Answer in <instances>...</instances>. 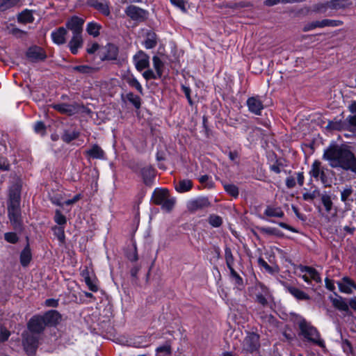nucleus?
Here are the masks:
<instances>
[{
    "mask_svg": "<svg viewBox=\"0 0 356 356\" xmlns=\"http://www.w3.org/2000/svg\"><path fill=\"white\" fill-rule=\"evenodd\" d=\"M339 288L341 292L350 294L353 292V289L356 288V286L350 279L343 277V280L339 282Z\"/></svg>",
    "mask_w": 356,
    "mask_h": 356,
    "instance_id": "412c9836",
    "label": "nucleus"
},
{
    "mask_svg": "<svg viewBox=\"0 0 356 356\" xmlns=\"http://www.w3.org/2000/svg\"><path fill=\"white\" fill-rule=\"evenodd\" d=\"M143 337H138L134 339L133 343H130V345H133L135 347H145L147 345L143 343Z\"/></svg>",
    "mask_w": 356,
    "mask_h": 356,
    "instance_id": "69168bd1",
    "label": "nucleus"
},
{
    "mask_svg": "<svg viewBox=\"0 0 356 356\" xmlns=\"http://www.w3.org/2000/svg\"><path fill=\"white\" fill-rule=\"evenodd\" d=\"M193 186V183L189 179H183L179 181L175 185V190L179 193H186L189 191Z\"/></svg>",
    "mask_w": 356,
    "mask_h": 356,
    "instance_id": "7c9ffc66",
    "label": "nucleus"
},
{
    "mask_svg": "<svg viewBox=\"0 0 356 356\" xmlns=\"http://www.w3.org/2000/svg\"><path fill=\"white\" fill-rule=\"evenodd\" d=\"M300 273L299 277H301L305 282L309 283L312 280L316 282H321L319 274L315 268H300Z\"/></svg>",
    "mask_w": 356,
    "mask_h": 356,
    "instance_id": "2eb2a0df",
    "label": "nucleus"
},
{
    "mask_svg": "<svg viewBox=\"0 0 356 356\" xmlns=\"http://www.w3.org/2000/svg\"><path fill=\"white\" fill-rule=\"evenodd\" d=\"M133 60L136 68L139 72L143 71L144 69L149 66V57L143 51H139L134 56Z\"/></svg>",
    "mask_w": 356,
    "mask_h": 356,
    "instance_id": "9b49d317",
    "label": "nucleus"
},
{
    "mask_svg": "<svg viewBox=\"0 0 356 356\" xmlns=\"http://www.w3.org/2000/svg\"><path fill=\"white\" fill-rule=\"evenodd\" d=\"M290 293L296 298L298 300H308L309 297L307 294H306L304 291L295 288L291 287L289 289Z\"/></svg>",
    "mask_w": 356,
    "mask_h": 356,
    "instance_id": "37998d69",
    "label": "nucleus"
},
{
    "mask_svg": "<svg viewBox=\"0 0 356 356\" xmlns=\"http://www.w3.org/2000/svg\"><path fill=\"white\" fill-rule=\"evenodd\" d=\"M101 28L102 26L99 24L91 22L87 24L86 31L89 35L97 37L99 35Z\"/></svg>",
    "mask_w": 356,
    "mask_h": 356,
    "instance_id": "c9c22d12",
    "label": "nucleus"
},
{
    "mask_svg": "<svg viewBox=\"0 0 356 356\" xmlns=\"http://www.w3.org/2000/svg\"><path fill=\"white\" fill-rule=\"evenodd\" d=\"M4 238L7 242L13 243V244L16 243L19 240L17 235L14 232L6 233L4 234Z\"/></svg>",
    "mask_w": 356,
    "mask_h": 356,
    "instance_id": "4d7b16f0",
    "label": "nucleus"
},
{
    "mask_svg": "<svg viewBox=\"0 0 356 356\" xmlns=\"http://www.w3.org/2000/svg\"><path fill=\"white\" fill-rule=\"evenodd\" d=\"M350 131H356V115H350L346 118Z\"/></svg>",
    "mask_w": 356,
    "mask_h": 356,
    "instance_id": "13d9d810",
    "label": "nucleus"
},
{
    "mask_svg": "<svg viewBox=\"0 0 356 356\" xmlns=\"http://www.w3.org/2000/svg\"><path fill=\"white\" fill-rule=\"evenodd\" d=\"M246 105L248 111L256 115H261L264 108L261 97L259 95L249 97L247 99Z\"/></svg>",
    "mask_w": 356,
    "mask_h": 356,
    "instance_id": "6e6552de",
    "label": "nucleus"
},
{
    "mask_svg": "<svg viewBox=\"0 0 356 356\" xmlns=\"http://www.w3.org/2000/svg\"><path fill=\"white\" fill-rule=\"evenodd\" d=\"M329 8L328 1L325 3H318L313 6V11L317 13H325Z\"/></svg>",
    "mask_w": 356,
    "mask_h": 356,
    "instance_id": "09e8293b",
    "label": "nucleus"
},
{
    "mask_svg": "<svg viewBox=\"0 0 356 356\" xmlns=\"http://www.w3.org/2000/svg\"><path fill=\"white\" fill-rule=\"evenodd\" d=\"M52 108L63 114L72 115L74 112V108L67 104H56L52 105Z\"/></svg>",
    "mask_w": 356,
    "mask_h": 356,
    "instance_id": "bb28decb",
    "label": "nucleus"
},
{
    "mask_svg": "<svg viewBox=\"0 0 356 356\" xmlns=\"http://www.w3.org/2000/svg\"><path fill=\"white\" fill-rule=\"evenodd\" d=\"M143 76L147 81L150 80V79H160L161 77V76H159L156 72H154L153 70H150V69L145 71L143 73Z\"/></svg>",
    "mask_w": 356,
    "mask_h": 356,
    "instance_id": "864d4df0",
    "label": "nucleus"
},
{
    "mask_svg": "<svg viewBox=\"0 0 356 356\" xmlns=\"http://www.w3.org/2000/svg\"><path fill=\"white\" fill-rule=\"evenodd\" d=\"M88 4L105 16L111 14L110 2L108 0H88Z\"/></svg>",
    "mask_w": 356,
    "mask_h": 356,
    "instance_id": "f8f14e48",
    "label": "nucleus"
},
{
    "mask_svg": "<svg viewBox=\"0 0 356 356\" xmlns=\"http://www.w3.org/2000/svg\"><path fill=\"white\" fill-rule=\"evenodd\" d=\"M84 20L77 16H73L66 22V27L72 35H82Z\"/></svg>",
    "mask_w": 356,
    "mask_h": 356,
    "instance_id": "9d476101",
    "label": "nucleus"
},
{
    "mask_svg": "<svg viewBox=\"0 0 356 356\" xmlns=\"http://www.w3.org/2000/svg\"><path fill=\"white\" fill-rule=\"evenodd\" d=\"M225 254L227 267H232L234 264V257L231 249L229 248H225Z\"/></svg>",
    "mask_w": 356,
    "mask_h": 356,
    "instance_id": "6e6d98bb",
    "label": "nucleus"
},
{
    "mask_svg": "<svg viewBox=\"0 0 356 356\" xmlns=\"http://www.w3.org/2000/svg\"><path fill=\"white\" fill-rule=\"evenodd\" d=\"M349 0H331L328 1L329 8L333 10L343 9L350 5Z\"/></svg>",
    "mask_w": 356,
    "mask_h": 356,
    "instance_id": "c85d7f7f",
    "label": "nucleus"
},
{
    "mask_svg": "<svg viewBox=\"0 0 356 356\" xmlns=\"http://www.w3.org/2000/svg\"><path fill=\"white\" fill-rule=\"evenodd\" d=\"M343 24V22L334 19H323L321 21H314L305 24L302 29L303 31L307 32L315 29L316 28H323L326 26L336 27Z\"/></svg>",
    "mask_w": 356,
    "mask_h": 356,
    "instance_id": "7ed1b4c3",
    "label": "nucleus"
},
{
    "mask_svg": "<svg viewBox=\"0 0 356 356\" xmlns=\"http://www.w3.org/2000/svg\"><path fill=\"white\" fill-rule=\"evenodd\" d=\"M264 214L268 217L282 218L284 215L282 210L279 207H267Z\"/></svg>",
    "mask_w": 356,
    "mask_h": 356,
    "instance_id": "f704fd0d",
    "label": "nucleus"
},
{
    "mask_svg": "<svg viewBox=\"0 0 356 356\" xmlns=\"http://www.w3.org/2000/svg\"><path fill=\"white\" fill-rule=\"evenodd\" d=\"M79 136V132L77 131H65L62 135V140L66 143H70Z\"/></svg>",
    "mask_w": 356,
    "mask_h": 356,
    "instance_id": "c03bdc74",
    "label": "nucleus"
},
{
    "mask_svg": "<svg viewBox=\"0 0 356 356\" xmlns=\"http://www.w3.org/2000/svg\"><path fill=\"white\" fill-rule=\"evenodd\" d=\"M156 351V356H169L171 354L170 347L168 345L158 347Z\"/></svg>",
    "mask_w": 356,
    "mask_h": 356,
    "instance_id": "8fccbe9b",
    "label": "nucleus"
},
{
    "mask_svg": "<svg viewBox=\"0 0 356 356\" xmlns=\"http://www.w3.org/2000/svg\"><path fill=\"white\" fill-rule=\"evenodd\" d=\"M67 31L64 27H59L54 30L51 33V38L54 43L61 45L66 42V35Z\"/></svg>",
    "mask_w": 356,
    "mask_h": 356,
    "instance_id": "f3484780",
    "label": "nucleus"
},
{
    "mask_svg": "<svg viewBox=\"0 0 356 356\" xmlns=\"http://www.w3.org/2000/svg\"><path fill=\"white\" fill-rule=\"evenodd\" d=\"M296 179L293 177H287L286 179V186L288 188H292L296 186Z\"/></svg>",
    "mask_w": 356,
    "mask_h": 356,
    "instance_id": "338daca9",
    "label": "nucleus"
},
{
    "mask_svg": "<svg viewBox=\"0 0 356 356\" xmlns=\"http://www.w3.org/2000/svg\"><path fill=\"white\" fill-rule=\"evenodd\" d=\"M38 338L33 334H23V345L28 354H33L38 347Z\"/></svg>",
    "mask_w": 356,
    "mask_h": 356,
    "instance_id": "4468645a",
    "label": "nucleus"
},
{
    "mask_svg": "<svg viewBox=\"0 0 356 356\" xmlns=\"http://www.w3.org/2000/svg\"><path fill=\"white\" fill-rule=\"evenodd\" d=\"M26 56L30 61L38 63L44 60L47 58V54L43 48L33 45L27 49Z\"/></svg>",
    "mask_w": 356,
    "mask_h": 356,
    "instance_id": "423d86ee",
    "label": "nucleus"
},
{
    "mask_svg": "<svg viewBox=\"0 0 356 356\" xmlns=\"http://www.w3.org/2000/svg\"><path fill=\"white\" fill-rule=\"evenodd\" d=\"M8 206H20V193L18 188L10 190Z\"/></svg>",
    "mask_w": 356,
    "mask_h": 356,
    "instance_id": "b1692460",
    "label": "nucleus"
},
{
    "mask_svg": "<svg viewBox=\"0 0 356 356\" xmlns=\"http://www.w3.org/2000/svg\"><path fill=\"white\" fill-rule=\"evenodd\" d=\"M152 63L154 68L159 76H162L163 72V62L157 56H154L152 58Z\"/></svg>",
    "mask_w": 356,
    "mask_h": 356,
    "instance_id": "e433bc0d",
    "label": "nucleus"
},
{
    "mask_svg": "<svg viewBox=\"0 0 356 356\" xmlns=\"http://www.w3.org/2000/svg\"><path fill=\"white\" fill-rule=\"evenodd\" d=\"M168 195L169 191L166 188L155 190L152 195L153 202L156 205H161Z\"/></svg>",
    "mask_w": 356,
    "mask_h": 356,
    "instance_id": "aec40b11",
    "label": "nucleus"
},
{
    "mask_svg": "<svg viewBox=\"0 0 356 356\" xmlns=\"http://www.w3.org/2000/svg\"><path fill=\"white\" fill-rule=\"evenodd\" d=\"M321 193L318 189H314L313 191H306L302 193V199L305 201L312 202L314 199L321 196Z\"/></svg>",
    "mask_w": 356,
    "mask_h": 356,
    "instance_id": "a19ab883",
    "label": "nucleus"
},
{
    "mask_svg": "<svg viewBox=\"0 0 356 356\" xmlns=\"http://www.w3.org/2000/svg\"><path fill=\"white\" fill-rule=\"evenodd\" d=\"M54 233L56 235L58 239L61 242L63 243L65 240V233L63 228L60 227H55L54 229Z\"/></svg>",
    "mask_w": 356,
    "mask_h": 356,
    "instance_id": "680f3d73",
    "label": "nucleus"
},
{
    "mask_svg": "<svg viewBox=\"0 0 356 356\" xmlns=\"http://www.w3.org/2000/svg\"><path fill=\"white\" fill-rule=\"evenodd\" d=\"M323 159L327 161L332 168H340L356 175V156L347 148L330 146L324 151Z\"/></svg>",
    "mask_w": 356,
    "mask_h": 356,
    "instance_id": "f257e3e1",
    "label": "nucleus"
},
{
    "mask_svg": "<svg viewBox=\"0 0 356 356\" xmlns=\"http://www.w3.org/2000/svg\"><path fill=\"white\" fill-rule=\"evenodd\" d=\"M145 47L147 49L154 48L157 44V36L154 32L147 33V37L143 42Z\"/></svg>",
    "mask_w": 356,
    "mask_h": 356,
    "instance_id": "cd10ccee",
    "label": "nucleus"
},
{
    "mask_svg": "<svg viewBox=\"0 0 356 356\" xmlns=\"http://www.w3.org/2000/svg\"><path fill=\"white\" fill-rule=\"evenodd\" d=\"M83 40L82 35H72L68 43V47L71 53L76 55L79 52V49L83 47Z\"/></svg>",
    "mask_w": 356,
    "mask_h": 356,
    "instance_id": "a211bd4d",
    "label": "nucleus"
},
{
    "mask_svg": "<svg viewBox=\"0 0 356 356\" xmlns=\"http://www.w3.org/2000/svg\"><path fill=\"white\" fill-rule=\"evenodd\" d=\"M299 327L301 334L307 341H311L321 348L325 347V342L322 339H321L319 332L316 328L312 326L310 323L302 320L299 323Z\"/></svg>",
    "mask_w": 356,
    "mask_h": 356,
    "instance_id": "f03ea898",
    "label": "nucleus"
},
{
    "mask_svg": "<svg viewBox=\"0 0 356 356\" xmlns=\"http://www.w3.org/2000/svg\"><path fill=\"white\" fill-rule=\"evenodd\" d=\"M31 259V253L29 246H26L21 252L20 261L22 266H27Z\"/></svg>",
    "mask_w": 356,
    "mask_h": 356,
    "instance_id": "58836bf2",
    "label": "nucleus"
},
{
    "mask_svg": "<svg viewBox=\"0 0 356 356\" xmlns=\"http://www.w3.org/2000/svg\"><path fill=\"white\" fill-rule=\"evenodd\" d=\"M126 81L129 86L136 88V90L141 95L143 94V88L136 77L131 75L130 76H128Z\"/></svg>",
    "mask_w": 356,
    "mask_h": 356,
    "instance_id": "ea45409f",
    "label": "nucleus"
},
{
    "mask_svg": "<svg viewBox=\"0 0 356 356\" xmlns=\"http://www.w3.org/2000/svg\"><path fill=\"white\" fill-rule=\"evenodd\" d=\"M209 206L210 202L207 197H198L197 199L190 200L187 204L188 210L191 211L203 209Z\"/></svg>",
    "mask_w": 356,
    "mask_h": 356,
    "instance_id": "dca6fc26",
    "label": "nucleus"
},
{
    "mask_svg": "<svg viewBox=\"0 0 356 356\" xmlns=\"http://www.w3.org/2000/svg\"><path fill=\"white\" fill-rule=\"evenodd\" d=\"M8 213L10 221L15 229H22L20 206H8Z\"/></svg>",
    "mask_w": 356,
    "mask_h": 356,
    "instance_id": "1a4fd4ad",
    "label": "nucleus"
},
{
    "mask_svg": "<svg viewBox=\"0 0 356 356\" xmlns=\"http://www.w3.org/2000/svg\"><path fill=\"white\" fill-rule=\"evenodd\" d=\"M99 46L97 43H92L90 46L87 48V52L90 54H94L98 49Z\"/></svg>",
    "mask_w": 356,
    "mask_h": 356,
    "instance_id": "774afa93",
    "label": "nucleus"
},
{
    "mask_svg": "<svg viewBox=\"0 0 356 356\" xmlns=\"http://www.w3.org/2000/svg\"><path fill=\"white\" fill-rule=\"evenodd\" d=\"M175 204V199L173 197H170L168 195L161 206L163 209H165L167 211H170L174 207Z\"/></svg>",
    "mask_w": 356,
    "mask_h": 356,
    "instance_id": "49530a36",
    "label": "nucleus"
},
{
    "mask_svg": "<svg viewBox=\"0 0 356 356\" xmlns=\"http://www.w3.org/2000/svg\"><path fill=\"white\" fill-rule=\"evenodd\" d=\"M225 191L233 197H237L238 195V189L234 184L225 185Z\"/></svg>",
    "mask_w": 356,
    "mask_h": 356,
    "instance_id": "603ef678",
    "label": "nucleus"
},
{
    "mask_svg": "<svg viewBox=\"0 0 356 356\" xmlns=\"http://www.w3.org/2000/svg\"><path fill=\"white\" fill-rule=\"evenodd\" d=\"M209 223L213 227H219L222 223V220L219 216L212 214L209 217Z\"/></svg>",
    "mask_w": 356,
    "mask_h": 356,
    "instance_id": "de8ad7c7",
    "label": "nucleus"
},
{
    "mask_svg": "<svg viewBox=\"0 0 356 356\" xmlns=\"http://www.w3.org/2000/svg\"><path fill=\"white\" fill-rule=\"evenodd\" d=\"M332 302L334 307L340 311L348 312L349 310V305L346 300L341 297L333 298Z\"/></svg>",
    "mask_w": 356,
    "mask_h": 356,
    "instance_id": "2f4dec72",
    "label": "nucleus"
},
{
    "mask_svg": "<svg viewBox=\"0 0 356 356\" xmlns=\"http://www.w3.org/2000/svg\"><path fill=\"white\" fill-rule=\"evenodd\" d=\"M18 20L23 23H31L34 20V17L31 11L25 10L19 15Z\"/></svg>",
    "mask_w": 356,
    "mask_h": 356,
    "instance_id": "4c0bfd02",
    "label": "nucleus"
},
{
    "mask_svg": "<svg viewBox=\"0 0 356 356\" xmlns=\"http://www.w3.org/2000/svg\"><path fill=\"white\" fill-rule=\"evenodd\" d=\"M258 230L262 233L268 235H275L277 233V229L274 227H257Z\"/></svg>",
    "mask_w": 356,
    "mask_h": 356,
    "instance_id": "052dcab7",
    "label": "nucleus"
},
{
    "mask_svg": "<svg viewBox=\"0 0 356 356\" xmlns=\"http://www.w3.org/2000/svg\"><path fill=\"white\" fill-rule=\"evenodd\" d=\"M353 191L351 186L343 188L341 191V200L345 203L348 200L349 197L352 195Z\"/></svg>",
    "mask_w": 356,
    "mask_h": 356,
    "instance_id": "3c124183",
    "label": "nucleus"
},
{
    "mask_svg": "<svg viewBox=\"0 0 356 356\" xmlns=\"http://www.w3.org/2000/svg\"><path fill=\"white\" fill-rule=\"evenodd\" d=\"M259 346V336L254 332L248 333L243 341V350L247 353H253Z\"/></svg>",
    "mask_w": 356,
    "mask_h": 356,
    "instance_id": "39448f33",
    "label": "nucleus"
},
{
    "mask_svg": "<svg viewBox=\"0 0 356 356\" xmlns=\"http://www.w3.org/2000/svg\"><path fill=\"white\" fill-rule=\"evenodd\" d=\"M20 1L21 0H0V10L4 11L17 6Z\"/></svg>",
    "mask_w": 356,
    "mask_h": 356,
    "instance_id": "79ce46f5",
    "label": "nucleus"
},
{
    "mask_svg": "<svg viewBox=\"0 0 356 356\" xmlns=\"http://www.w3.org/2000/svg\"><path fill=\"white\" fill-rule=\"evenodd\" d=\"M10 336V332L5 328H1L0 330V342L6 341Z\"/></svg>",
    "mask_w": 356,
    "mask_h": 356,
    "instance_id": "0e129e2a",
    "label": "nucleus"
},
{
    "mask_svg": "<svg viewBox=\"0 0 356 356\" xmlns=\"http://www.w3.org/2000/svg\"><path fill=\"white\" fill-rule=\"evenodd\" d=\"M170 3L175 7L179 8L182 11L186 12L185 2L184 0H170Z\"/></svg>",
    "mask_w": 356,
    "mask_h": 356,
    "instance_id": "e2e57ef3",
    "label": "nucleus"
},
{
    "mask_svg": "<svg viewBox=\"0 0 356 356\" xmlns=\"http://www.w3.org/2000/svg\"><path fill=\"white\" fill-rule=\"evenodd\" d=\"M320 197L325 211L330 213L333 207V202L331 196L326 192H324L321 195Z\"/></svg>",
    "mask_w": 356,
    "mask_h": 356,
    "instance_id": "72a5a7b5",
    "label": "nucleus"
},
{
    "mask_svg": "<svg viewBox=\"0 0 356 356\" xmlns=\"http://www.w3.org/2000/svg\"><path fill=\"white\" fill-rule=\"evenodd\" d=\"M54 220L59 225H63L66 223L65 216L59 210L56 211Z\"/></svg>",
    "mask_w": 356,
    "mask_h": 356,
    "instance_id": "5fc2aeb1",
    "label": "nucleus"
},
{
    "mask_svg": "<svg viewBox=\"0 0 356 356\" xmlns=\"http://www.w3.org/2000/svg\"><path fill=\"white\" fill-rule=\"evenodd\" d=\"M46 325L43 316H33L28 323L29 331L34 333L41 332Z\"/></svg>",
    "mask_w": 356,
    "mask_h": 356,
    "instance_id": "ddd939ff",
    "label": "nucleus"
},
{
    "mask_svg": "<svg viewBox=\"0 0 356 356\" xmlns=\"http://www.w3.org/2000/svg\"><path fill=\"white\" fill-rule=\"evenodd\" d=\"M81 275L91 291L97 292L99 290V282L92 268H85L81 271Z\"/></svg>",
    "mask_w": 356,
    "mask_h": 356,
    "instance_id": "20e7f679",
    "label": "nucleus"
},
{
    "mask_svg": "<svg viewBox=\"0 0 356 356\" xmlns=\"http://www.w3.org/2000/svg\"><path fill=\"white\" fill-rule=\"evenodd\" d=\"M46 325H55L60 319V316L56 311H50L43 316Z\"/></svg>",
    "mask_w": 356,
    "mask_h": 356,
    "instance_id": "393cba45",
    "label": "nucleus"
},
{
    "mask_svg": "<svg viewBox=\"0 0 356 356\" xmlns=\"http://www.w3.org/2000/svg\"><path fill=\"white\" fill-rule=\"evenodd\" d=\"M72 70L81 74H91L98 70V67H92L88 65H76L72 67Z\"/></svg>",
    "mask_w": 356,
    "mask_h": 356,
    "instance_id": "c756f323",
    "label": "nucleus"
},
{
    "mask_svg": "<svg viewBox=\"0 0 356 356\" xmlns=\"http://www.w3.org/2000/svg\"><path fill=\"white\" fill-rule=\"evenodd\" d=\"M119 49L118 47L113 44H108L106 46V54L104 55V59L114 60H116L118 56Z\"/></svg>",
    "mask_w": 356,
    "mask_h": 356,
    "instance_id": "5701e85b",
    "label": "nucleus"
},
{
    "mask_svg": "<svg viewBox=\"0 0 356 356\" xmlns=\"http://www.w3.org/2000/svg\"><path fill=\"white\" fill-rule=\"evenodd\" d=\"M230 278L232 282L236 285L238 289H242L243 287V278L238 273H237L234 268H229Z\"/></svg>",
    "mask_w": 356,
    "mask_h": 356,
    "instance_id": "473e14b6",
    "label": "nucleus"
},
{
    "mask_svg": "<svg viewBox=\"0 0 356 356\" xmlns=\"http://www.w3.org/2000/svg\"><path fill=\"white\" fill-rule=\"evenodd\" d=\"M126 15L132 20L143 22L148 16V12L136 6H129L125 10Z\"/></svg>",
    "mask_w": 356,
    "mask_h": 356,
    "instance_id": "0eeeda50",
    "label": "nucleus"
},
{
    "mask_svg": "<svg viewBox=\"0 0 356 356\" xmlns=\"http://www.w3.org/2000/svg\"><path fill=\"white\" fill-rule=\"evenodd\" d=\"M86 154L92 159H102L104 156L103 149L97 145H94L90 149L87 150Z\"/></svg>",
    "mask_w": 356,
    "mask_h": 356,
    "instance_id": "a878e982",
    "label": "nucleus"
},
{
    "mask_svg": "<svg viewBox=\"0 0 356 356\" xmlns=\"http://www.w3.org/2000/svg\"><path fill=\"white\" fill-rule=\"evenodd\" d=\"M141 175L145 184L150 185L154 178V170L151 166H146L141 169Z\"/></svg>",
    "mask_w": 356,
    "mask_h": 356,
    "instance_id": "4be33fe9",
    "label": "nucleus"
},
{
    "mask_svg": "<svg viewBox=\"0 0 356 356\" xmlns=\"http://www.w3.org/2000/svg\"><path fill=\"white\" fill-rule=\"evenodd\" d=\"M127 100L131 103L136 108H139L141 105V99L139 96L130 92L127 94Z\"/></svg>",
    "mask_w": 356,
    "mask_h": 356,
    "instance_id": "a18cd8bd",
    "label": "nucleus"
},
{
    "mask_svg": "<svg viewBox=\"0 0 356 356\" xmlns=\"http://www.w3.org/2000/svg\"><path fill=\"white\" fill-rule=\"evenodd\" d=\"M45 129H46L45 125L41 121L37 122L34 125V131L37 134L44 135L45 134Z\"/></svg>",
    "mask_w": 356,
    "mask_h": 356,
    "instance_id": "bf43d9fd",
    "label": "nucleus"
},
{
    "mask_svg": "<svg viewBox=\"0 0 356 356\" xmlns=\"http://www.w3.org/2000/svg\"><path fill=\"white\" fill-rule=\"evenodd\" d=\"M309 175L316 179L321 177L322 181L324 182L325 175L324 170L321 168V163L319 161L315 160L313 162L309 171Z\"/></svg>",
    "mask_w": 356,
    "mask_h": 356,
    "instance_id": "6ab92c4d",
    "label": "nucleus"
}]
</instances>
